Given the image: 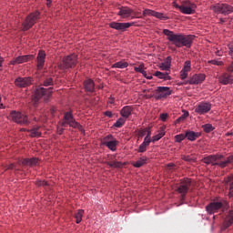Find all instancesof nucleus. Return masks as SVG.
Segmentation results:
<instances>
[{
  "mask_svg": "<svg viewBox=\"0 0 233 233\" xmlns=\"http://www.w3.org/2000/svg\"><path fill=\"white\" fill-rule=\"evenodd\" d=\"M164 35H167V40H169L172 45H175L177 48H181L186 46V48H190L192 46V41H194V35H182V34H174L173 31L168 29L163 30Z\"/></svg>",
  "mask_w": 233,
  "mask_h": 233,
  "instance_id": "nucleus-1",
  "label": "nucleus"
},
{
  "mask_svg": "<svg viewBox=\"0 0 233 233\" xmlns=\"http://www.w3.org/2000/svg\"><path fill=\"white\" fill-rule=\"evenodd\" d=\"M206 165H212V167H219L226 168L233 162V156L225 157L223 155H210L202 159Z\"/></svg>",
  "mask_w": 233,
  "mask_h": 233,
  "instance_id": "nucleus-2",
  "label": "nucleus"
},
{
  "mask_svg": "<svg viewBox=\"0 0 233 233\" xmlns=\"http://www.w3.org/2000/svg\"><path fill=\"white\" fill-rule=\"evenodd\" d=\"M227 208H228V202H227L225 199L213 201L206 207V210L208 214H216V212L218 210L225 212Z\"/></svg>",
  "mask_w": 233,
  "mask_h": 233,
  "instance_id": "nucleus-3",
  "label": "nucleus"
},
{
  "mask_svg": "<svg viewBox=\"0 0 233 233\" xmlns=\"http://www.w3.org/2000/svg\"><path fill=\"white\" fill-rule=\"evenodd\" d=\"M60 125L61 127H66V125H69L70 127H72V128H77L78 130H80V132H85V129H83V126L76 121V118H74V115H72V112H66L64 114V117Z\"/></svg>",
  "mask_w": 233,
  "mask_h": 233,
  "instance_id": "nucleus-4",
  "label": "nucleus"
},
{
  "mask_svg": "<svg viewBox=\"0 0 233 233\" xmlns=\"http://www.w3.org/2000/svg\"><path fill=\"white\" fill-rule=\"evenodd\" d=\"M10 117L12 121H14V123H17V125H24L25 127H28V125L30 124L28 116L19 111H12L10 113Z\"/></svg>",
  "mask_w": 233,
  "mask_h": 233,
  "instance_id": "nucleus-5",
  "label": "nucleus"
},
{
  "mask_svg": "<svg viewBox=\"0 0 233 233\" xmlns=\"http://www.w3.org/2000/svg\"><path fill=\"white\" fill-rule=\"evenodd\" d=\"M77 65V55L72 54L63 58V62L58 66L60 70H68Z\"/></svg>",
  "mask_w": 233,
  "mask_h": 233,
  "instance_id": "nucleus-6",
  "label": "nucleus"
},
{
  "mask_svg": "<svg viewBox=\"0 0 233 233\" xmlns=\"http://www.w3.org/2000/svg\"><path fill=\"white\" fill-rule=\"evenodd\" d=\"M210 10H213L215 14H223V15H228V14H232L233 6L228 4H217L210 5Z\"/></svg>",
  "mask_w": 233,
  "mask_h": 233,
  "instance_id": "nucleus-7",
  "label": "nucleus"
},
{
  "mask_svg": "<svg viewBox=\"0 0 233 233\" xmlns=\"http://www.w3.org/2000/svg\"><path fill=\"white\" fill-rule=\"evenodd\" d=\"M101 144L104 145V147H107V148L112 152H116L117 150V145H119V141H117L114 136L107 135L102 138Z\"/></svg>",
  "mask_w": 233,
  "mask_h": 233,
  "instance_id": "nucleus-8",
  "label": "nucleus"
},
{
  "mask_svg": "<svg viewBox=\"0 0 233 233\" xmlns=\"http://www.w3.org/2000/svg\"><path fill=\"white\" fill-rule=\"evenodd\" d=\"M39 12H35L30 14L26 18L25 21L22 25V30L26 31L30 30L33 27L35 23H37L39 19Z\"/></svg>",
  "mask_w": 233,
  "mask_h": 233,
  "instance_id": "nucleus-9",
  "label": "nucleus"
},
{
  "mask_svg": "<svg viewBox=\"0 0 233 233\" xmlns=\"http://www.w3.org/2000/svg\"><path fill=\"white\" fill-rule=\"evenodd\" d=\"M196 8H198V5L188 0L183 1L180 5L181 14H185L186 15H192V14H196Z\"/></svg>",
  "mask_w": 233,
  "mask_h": 233,
  "instance_id": "nucleus-10",
  "label": "nucleus"
},
{
  "mask_svg": "<svg viewBox=\"0 0 233 233\" xmlns=\"http://www.w3.org/2000/svg\"><path fill=\"white\" fill-rule=\"evenodd\" d=\"M192 185V180L190 178H185L183 181L180 182L177 192L180 194L181 199H185L187 198V194L188 190H190V187Z\"/></svg>",
  "mask_w": 233,
  "mask_h": 233,
  "instance_id": "nucleus-11",
  "label": "nucleus"
},
{
  "mask_svg": "<svg viewBox=\"0 0 233 233\" xmlns=\"http://www.w3.org/2000/svg\"><path fill=\"white\" fill-rule=\"evenodd\" d=\"M168 96H172V90L168 86H157L155 90L154 97L157 101L167 99Z\"/></svg>",
  "mask_w": 233,
  "mask_h": 233,
  "instance_id": "nucleus-12",
  "label": "nucleus"
},
{
  "mask_svg": "<svg viewBox=\"0 0 233 233\" xmlns=\"http://www.w3.org/2000/svg\"><path fill=\"white\" fill-rule=\"evenodd\" d=\"M53 92H54V87H49V88L37 87L34 95L35 103H37V101H39L41 97H46V98L50 97Z\"/></svg>",
  "mask_w": 233,
  "mask_h": 233,
  "instance_id": "nucleus-13",
  "label": "nucleus"
},
{
  "mask_svg": "<svg viewBox=\"0 0 233 233\" xmlns=\"http://www.w3.org/2000/svg\"><path fill=\"white\" fill-rule=\"evenodd\" d=\"M209 110H212V104L210 102H200L195 108V112L198 116H205V114H208Z\"/></svg>",
  "mask_w": 233,
  "mask_h": 233,
  "instance_id": "nucleus-14",
  "label": "nucleus"
},
{
  "mask_svg": "<svg viewBox=\"0 0 233 233\" xmlns=\"http://www.w3.org/2000/svg\"><path fill=\"white\" fill-rule=\"evenodd\" d=\"M136 25L135 22L130 23H119V22H111L109 24L110 28H114V30H118L119 32H125L127 28H130V26H134Z\"/></svg>",
  "mask_w": 233,
  "mask_h": 233,
  "instance_id": "nucleus-15",
  "label": "nucleus"
},
{
  "mask_svg": "<svg viewBox=\"0 0 233 233\" xmlns=\"http://www.w3.org/2000/svg\"><path fill=\"white\" fill-rule=\"evenodd\" d=\"M15 86L18 88H26V86H30L32 85V78L31 77H17L15 80Z\"/></svg>",
  "mask_w": 233,
  "mask_h": 233,
  "instance_id": "nucleus-16",
  "label": "nucleus"
},
{
  "mask_svg": "<svg viewBox=\"0 0 233 233\" xmlns=\"http://www.w3.org/2000/svg\"><path fill=\"white\" fill-rule=\"evenodd\" d=\"M34 58V55H25L20 56L15 58H14L10 64L11 65H23V63H28V61H32Z\"/></svg>",
  "mask_w": 233,
  "mask_h": 233,
  "instance_id": "nucleus-17",
  "label": "nucleus"
},
{
  "mask_svg": "<svg viewBox=\"0 0 233 233\" xmlns=\"http://www.w3.org/2000/svg\"><path fill=\"white\" fill-rule=\"evenodd\" d=\"M134 14V10L127 6H121L119 7V11L117 15H120L122 19H127L130 17Z\"/></svg>",
  "mask_w": 233,
  "mask_h": 233,
  "instance_id": "nucleus-18",
  "label": "nucleus"
},
{
  "mask_svg": "<svg viewBox=\"0 0 233 233\" xmlns=\"http://www.w3.org/2000/svg\"><path fill=\"white\" fill-rule=\"evenodd\" d=\"M232 223H233V210H229L224 219L221 229L227 230L228 227H231Z\"/></svg>",
  "mask_w": 233,
  "mask_h": 233,
  "instance_id": "nucleus-19",
  "label": "nucleus"
},
{
  "mask_svg": "<svg viewBox=\"0 0 233 233\" xmlns=\"http://www.w3.org/2000/svg\"><path fill=\"white\" fill-rule=\"evenodd\" d=\"M205 74H196L188 81L189 85H201L206 79Z\"/></svg>",
  "mask_w": 233,
  "mask_h": 233,
  "instance_id": "nucleus-20",
  "label": "nucleus"
},
{
  "mask_svg": "<svg viewBox=\"0 0 233 233\" xmlns=\"http://www.w3.org/2000/svg\"><path fill=\"white\" fill-rule=\"evenodd\" d=\"M37 69L42 70L45 66V59H46V53L45 51L40 50L37 55Z\"/></svg>",
  "mask_w": 233,
  "mask_h": 233,
  "instance_id": "nucleus-21",
  "label": "nucleus"
},
{
  "mask_svg": "<svg viewBox=\"0 0 233 233\" xmlns=\"http://www.w3.org/2000/svg\"><path fill=\"white\" fill-rule=\"evenodd\" d=\"M218 81L222 85H232L233 76L228 73H224L222 76L218 77Z\"/></svg>",
  "mask_w": 233,
  "mask_h": 233,
  "instance_id": "nucleus-22",
  "label": "nucleus"
},
{
  "mask_svg": "<svg viewBox=\"0 0 233 233\" xmlns=\"http://www.w3.org/2000/svg\"><path fill=\"white\" fill-rule=\"evenodd\" d=\"M134 108H132L131 106H126L120 110V116L124 117L125 119H128L130 116H132V111Z\"/></svg>",
  "mask_w": 233,
  "mask_h": 233,
  "instance_id": "nucleus-23",
  "label": "nucleus"
},
{
  "mask_svg": "<svg viewBox=\"0 0 233 233\" xmlns=\"http://www.w3.org/2000/svg\"><path fill=\"white\" fill-rule=\"evenodd\" d=\"M84 88L86 90V92H94V90L96 89V84L94 83V80H86L84 82Z\"/></svg>",
  "mask_w": 233,
  "mask_h": 233,
  "instance_id": "nucleus-24",
  "label": "nucleus"
},
{
  "mask_svg": "<svg viewBox=\"0 0 233 233\" xmlns=\"http://www.w3.org/2000/svg\"><path fill=\"white\" fill-rule=\"evenodd\" d=\"M168 72H160V71H156L154 73L155 77H158V79H164V81H170L172 77L169 76Z\"/></svg>",
  "mask_w": 233,
  "mask_h": 233,
  "instance_id": "nucleus-25",
  "label": "nucleus"
},
{
  "mask_svg": "<svg viewBox=\"0 0 233 233\" xmlns=\"http://www.w3.org/2000/svg\"><path fill=\"white\" fill-rule=\"evenodd\" d=\"M39 163V159L37 158H25L22 160V165L25 167H35Z\"/></svg>",
  "mask_w": 233,
  "mask_h": 233,
  "instance_id": "nucleus-26",
  "label": "nucleus"
},
{
  "mask_svg": "<svg viewBox=\"0 0 233 233\" xmlns=\"http://www.w3.org/2000/svg\"><path fill=\"white\" fill-rule=\"evenodd\" d=\"M201 137V133H196L194 131H187L186 132V137L188 141H196L198 137Z\"/></svg>",
  "mask_w": 233,
  "mask_h": 233,
  "instance_id": "nucleus-27",
  "label": "nucleus"
},
{
  "mask_svg": "<svg viewBox=\"0 0 233 233\" xmlns=\"http://www.w3.org/2000/svg\"><path fill=\"white\" fill-rule=\"evenodd\" d=\"M150 143H152V140H148V138H144V141L139 146L137 152L141 154H143L144 152H147V147H149Z\"/></svg>",
  "mask_w": 233,
  "mask_h": 233,
  "instance_id": "nucleus-28",
  "label": "nucleus"
},
{
  "mask_svg": "<svg viewBox=\"0 0 233 233\" xmlns=\"http://www.w3.org/2000/svg\"><path fill=\"white\" fill-rule=\"evenodd\" d=\"M39 128H41V127H35L32 129L28 130V132L30 133V137H41V131H39Z\"/></svg>",
  "mask_w": 233,
  "mask_h": 233,
  "instance_id": "nucleus-29",
  "label": "nucleus"
},
{
  "mask_svg": "<svg viewBox=\"0 0 233 233\" xmlns=\"http://www.w3.org/2000/svg\"><path fill=\"white\" fill-rule=\"evenodd\" d=\"M165 136V127H161L160 131L158 134L155 135L152 138V143H156V141H159V139H161V137H163Z\"/></svg>",
  "mask_w": 233,
  "mask_h": 233,
  "instance_id": "nucleus-30",
  "label": "nucleus"
},
{
  "mask_svg": "<svg viewBox=\"0 0 233 233\" xmlns=\"http://www.w3.org/2000/svg\"><path fill=\"white\" fill-rule=\"evenodd\" d=\"M148 158H147L146 157H142L139 160H137V162H135L133 164V166L136 168H141V167H143V165H146L147 161Z\"/></svg>",
  "mask_w": 233,
  "mask_h": 233,
  "instance_id": "nucleus-31",
  "label": "nucleus"
},
{
  "mask_svg": "<svg viewBox=\"0 0 233 233\" xmlns=\"http://www.w3.org/2000/svg\"><path fill=\"white\" fill-rule=\"evenodd\" d=\"M172 62V57L167 56L166 62L162 63L160 68L162 70H169L170 69V63Z\"/></svg>",
  "mask_w": 233,
  "mask_h": 233,
  "instance_id": "nucleus-32",
  "label": "nucleus"
},
{
  "mask_svg": "<svg viewBox=\"0 0 233 233\" xmlns=\"http://www.w3.org/2000/svg\"><path fill=\"white\" fill-rule=\"evenodd\" d=\"M83 214H85V210H77V212L75 214L76 223L79 224L81 221H83Z\"/></svg>",
  "mask_w": 233,
  "mask_h": 233,
  "instance_id": "nucleus-33",
  "label": "nucleus"
},
{
  "mask_svg": "<svg viewBox=\"0 0 233 233\" xmlns=\"http://www.w3.org/2000/svg\"><path fill=\"white\" fill-rule=\"evenodd\" d=\"M106 165L110 167L111 168H122L123 163L119 161H110L106 162Z\"/></svg>",
  "mask_w": 233,
  "mask_h": 233,
  "instance_id": "nucleus-34",
  "label": "nucleus"
},
{
  "mask_svg": "<svg viewBox=\"0 0 233 233\" xmlns=\"http://www.w3.org/2000/svg\"><path fill=\"white\" fill-rule=\"evenodd\" d=\"M128 64L125 61H119L113 64L112 68H127Z\"/></svg>",
  "mask_w": 233,
  "mask_h": 233,
  "instance_id": "nucleus-35",
  "label": "nucleus"
},
{
  "mask_svg": "<svg viewBox=\"0 0 233 233\" xmlns=\"http://www.w3.org/2000/svg\"><path fill=\"white\" fill-rule=\"evenodd\" d=\"M127 122V118L125 117H120L116 120V122L114 124V127H116V128H121V127H123L125 125V123Z\"/></svg>",
  "mask_w": 233,
  "mask_h": 233,
  "instance_id": "nucleus-36",
  "label": "nucleus"
},
{
  "mask_svg": "<svg viewBox=\"0 0 233 233\" xmlns=\"http://www.w3.org/2000/svg\"><path fill=\"white\" fill-rule=\"evenodd\" d=\"M135 72H139L142 76H147V71H145V65L140 64L138 67L134 68Z\"/></svg>",
  "mask_w": 233,
  "mask_h": 233,
  "instance_id": "nucleus-37",
  "label": "nucleus"
},
{
  "mask_svg": "<svg viewBox=\"0 0 233 233\" xmlns=\"http://www.w3.org/2000/svg\"><path fill=\"white\" fill-rule=\"evenodd\" d=\"M154 17H157V19H160L161 21H167L168 19V16L165 15L163 13L156 12Z\"/></svg>",
  "mask_w": 233,
  "mask_h": 233,
  "instance_id": "nucleus-38",
  "label": "nucleus"
},
{
  "mask_svg": "<svg viewBox=\"0 0 233 233\" xmlns=\"http://www.w3.org/2000/svg\"><path fill=\"white\" fill-rule=\"evenodd\" d=\"M202 128L204 130V132H206L207 134L212 132V130H214V127H212V124H205L202 126Z\"/></svg>",
  "mask_w": 233,
  "mask_h": 233,
  "instance_id": "nucleus-39",
  "label": "nucleus"
},
{
  "mask_svg": "<svg viewBox=\"0 0 233 233\" xmlns=\"http://www.w3.org/2000/svg\"><path fill=\"white\" fill-rule=\"evenodd\" d=\"M186 138H187L186 134H179L175 136L176 143H181V141H184Z\"/></svg>",
  "mask_w": 233,
  "mask_h": 233,
  "instance_id": "nucleus-40",
  "label": "nucleus"
},
{
  "mask_svg": "<svg viewBox=\"0 0 233 233\" xmlns=\"http://www.w3.org/2000/svg\"><path fill=\"white\" fill-rule=\"evenodd\" d=\"M190 68H191V63H190V60H187L185 62L184 67L182 70H184L185 72H190Z\"/></svg>",
  "mask_w": 233,
  "mask_h": 233,
  "instance_id": "nucleus-41",
  "label": "nucleus"
},
{
  "mask_svg": "<svg viewBox=\"0 0 233 233\" xmlns=\"http://www.w3.org/2000/svg\"><path fill=\"white\" fill-rule=\"evenodd\" d=\"M51 85H54L52 77H48L44 81V86H51Z\"/></svg>",
  "mask_w": 233,
  "mask_h": 233,
  "instance_id": "nucleus-42",
  "label": "nucleus"
},
{
  "mask_svg": "<svg viewBox=\"0 0 233 233\" xmlns=\"http://www.w3.org/2000/svg\"><path fill=\"white\" fill-rule=\"evenodd\" d=\"M156 14V11L150 10V9H145L143 11V15H152L154 17Z\"/></svg>",
  "mask_w": 233,
  "mask_h": 233,
  "instance_id": "nucleus-43",
  "label": "nucleus"
},
{
  "mask_svg": "<svg viewBox=\"0 0 233 233\" xmlns=\"http://www.w3.org/2000/svg\"><path fill=\"white\" fill-rule=\"evenodd\" d=\"M187 77H188V71H185L182 69L180 71V79L184 80L187 79Z\"/></svg>",
  "mask_w": 233,
  "mask_h": 233,
  "instance_id": "nucleus-44",
  "label": "nucleus"
},
{
  "mask_svg": "<svg viewBox=\"0 0 233 233\" xmlns=\"http://www.w3.org/2000/svg\"><path fill=\"white\" fill-rule=\"evenodd\" d=\"M208 63H209L210 65H215L217 66H223V62L218 60H209Z\"/></svg>",
  "mask_w": 233,
  "mask_h": 233,
  "instance_id": "nucleus-45",
  "label": "nucleus"
},
{
  "mask_svg": "<svg viewBox=\"0 0 233 233\" xmlns=\"http://www.w3.org/2000/svg\"><path fill=\"white\" fill-rule=\"evenodd\" d=\"M146 134H147V136H146L145 139H147L148 141H152V139H150V136H152V132L150 131L149 128H146Z\"/></svg>",
  "mask_w": 233,
  "mask_h": 233,
  "instance_id": "nucleus-46",
  "label": "nucleus"
},
{
  "mask_svg": "<svg viewBox=\"0 0 233 233\" xmlns=\"http://www.w3.org/2000/svg\"><path fill=\"white\" fill-rule=\"evenodd\" d=\"M167 118H168V113H163L160 115L161 121H167Z\"/></svg>",
  "mask_w": 233,
  "mask_h": 233,
  "instance_id": "nucleus-47",
  "label": "nucleus"
},
{
  "mask_svg": "<svg viewBox=\"0 0 233 233\" xmlns=\"http://www.w3.org/2000/svg\"><path fill=\"white\" fill-rule=\"evenodd\" d=\"M36 185H37V187H46V185H48V182L40 180V181L36 182Z\"/></svg>",
  "mask_w": 233,
  "mask_h": 233,
  "instance_id": "nucleus-48",
  "label": "nucleus"
},
{
  "mask_svg": "<svg viewBox=\"0 0 233 233\" xmlns=\"http://www.w3.org/2000/svg\"><path fill=\"white\" fill-rule=\"evenodd\" d=\"M182 159H183L184 161H187L188 163H190L191 161H194L193 158H190V157L185 156V155L182 156Z\"/></svg>",
  "mask_w": 233,
  "mask_h": 233,
  "instance_id": "nucleus-49",
  "label": "nucleus"
},
{
  "mask_svg": "<svg viewBox=\"0 0 233 233\" xmlns=\"http://www.w3.org/2000/svg\"><path fill=\"white\" fill-rule=\"evenodd\" d=\"M167 170H176V165L175 164H167Z\"/></svg>",
  "mask_w": 233,
  "mask_h": 233,
  "instance_id": "nucleus-50",
  "label": "nucleus"
},
{
  "mask_svg": "<svg viewBox=\"0 0 233 233\" xmlns=\"http://www.w3.org/2000/svg\"><path fill=\"white\" fill-rule=\"evenodd\" d=\"M57 134L59 135V136H61V134H63V132H65V127H57Z\"/></svg>",
  "mask_w": 233,
  "mask_h": 233,
  "instance_id": "nucleus-51",
  "label": "nucleus"
},
{
  "mask_svg": "<svg viewBox=\"0 0 233 233\" xmlns=\"http://www.w3.org/2000/svg\"><path fill=\"white\" fill-rule=\"evenodd\" d=\"M215 54L216 56H218V57H221V56H223V51L217 48Z\"/></svg>",
  "mask_w": 233,
  "mask_h": 233,
  "instance_id": "nucleus-52",
  "label": "nucleus"
},
{
  "mask_svg": "<svg viewBox=\"0 0 233 233\" xmlns=\"http://www.w3.org/2000/svg\"><path fill=\"white\" fill-rule=\"evenodd\" d=\"M144 136H147V128L143 129L139 132V137H144Z\"/></svg>",
  "mask_w": 233,
  "mask_h": 233,
  "instance_id": "nucleus-53",
  "label": "nucleus"
},
{
  "mask_svg": "<svg viewBox=\"0 0 233 233\" xmlns=\"http://www.w3.org/2000/svg\"><path fill=\"white\" fill-rule=\"evenodd\" d=\"M233 182V175H230L228 177L227 183H232Z\"/></svg>",
  "mask_w": 233,
  "mask_h": 233,
  "instance_id": "nucleus-54",
  "label": "nucleus"
},
{
  "mask_svg": "<svg viewBox=\"0 0 233 233\" xmlns=\"http://www.w3.org/2000/svg\"><path fill=\"white\" fill-rule=\"evenodd\" d=\"M105 116H106V117H112V112L111 111H106Z\"/></svg>",
  "mask_w": 233,
  "mask_h": 233,
  "instance_id": "nucleus-55",
  "label": "nucleus"
},
{
  "mask_svg": "<svg viewBox=\"0 0 233 233\" xmlns=\"http://www.w3.org/2000/svg\"><path fill=\"white\" fill-rule=\"evenodd\" d=\"M173 6H175V8H177L178 10H180L181 5H177L176 2H173Z\"/></svg>",
  "mask_w": 233,
  "mask_h": 233,
  "instance_id": "nucleus-56",
  "label": "nucleus"
},
{
  "mask_svg": "<svg viewBox=\"0 0 233 233\" xmlns=\"http://www.w3.org/2000/svg\"><path fill=\"white\" fill-rule=\"evenodd\" d=\"M187 116H188V111H186V112L182 115V117H184V119H187Z\"/></svg>",
  "mask_w": 233,
  "mask_h": 233,
  "instance_id": "nucleus-57",
  "label": "nucleus"
},
{
  "mask_svg": "<svg viewBox=\"0 0 233 233\" xmlns=\"http://www.w3.org/2000/svg\"><path fill=\"white\" fill-rule=\"evenodd\" d=\"M229 56L233 58V48L229 47V52H228Z\"/></svg>",
  "mask_w": 233,
  "mask_h": 233,
  "instance_id": "nucleus-58",
  "label": "nucleus"
},
{
  "mask_svg": "<svg viewBox=\"0 0 233 233\" xmlns=\"http://www.w3.org/2000/svg\"><path fill=\"white\" fill-rule=\"evenodd\" d=\"M144 77H146V79H152V75H147L146 72V76H144Z\"/></svg>",
  "mask_w": 233,
  "mask_h": 233,
  "instance_id": "nucleus-59",
  "label": "nucleus"
},
{
  "mask_svg": "<svg viewBox=\"0 0 233 233\" xmlns=\"http://www.w3.org/2000/svg\"><path fill=\"white\" fill-rule=\"evenodd\" d=\"M228 198H233V189H229Z\"/></svg>",
  "mask_w": 233,
  "mask_h": 233,
  "instance_id": "nucleus-60",
  "label": "nucleus"
},
{
  "mask_svg": "<svg viewBox=\"0 0 233 233\" xmlns=\"http://www.w3.org/2000/svg\"><path fill=\"white\" fill-rule=\"evenodd\" d=\"M114 101H115V99L113 97H110L109 100H108V103L110 105H114Z\"/></svg>",
  "mask_w": 233,
  "mask_h": 233,
  "instance_id": "nucleus-61",
  "label": "nucleus"
},
{
  "mask_svg": "<svg viewBox=\"0 0 233 233\" xmlns=\"http://www.w3.org/2000/svg\"><path fill=\"white\" fill-rule=\"evenodd\" d=\"M229 190H233V181L229 182Z\"/></svg>",
  "mask_w": 233,
  "mask_h": 233,
  "instance_id": "nucleus-62",
  "label": "nucleus"
},
{
  "mask_svg": "<svg viewBox=\"0 0 233 233\" xmlns=\"http://www.w3.org/2000/svg\"><path fill=\"white\" fill-rule=\"evenodd\" d=\"M223 23H225V19L220 18V19H219V25H223Z\"/></svg>",
  "mask_w": 233,
  "mask_h": 233,
  "instance_id": "nucleus-63",
  "label": "nucleus"
},
{
  "mask_svg": "<svg viewBox=\"0 0 233 233\" xmlns=\"http://www.w3.org/2000/svg\"><path fill=\"white\" fill-rule=\"evenodd\" d=\"M14 167H15V165H14V164H11V165L8 167V168H10V169L12 170V169H14Z\"/></svg>",
  "mask_w": 233,
  "mask_h": 233,
  "instance_id": "nucleus-64",
  "label": "nucleus"
}]
</instances>
